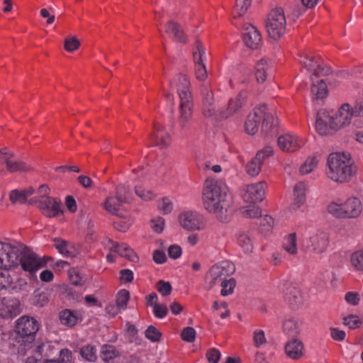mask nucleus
<instances>
[{"mask_svg":"<svg viewBox=\"0 0 363 363\" xmlns=\"http://www.w3.org/2000/svg\"><path fill=\"white\" fill-rule=\"evenodd\" d=\"M165 31L174 40L182 43H186V36L184 35L182 27L174 21H169L167 23Z\"/></svg>","mask_w":363,"mask_h":363,"instance_id":"obj_30","label":"nucleus"},{"mask_svg":"<svg viewBox=\"0 0 363 363\" xmlns=\"http://www.w3.org/2000/svg\"><path fill=\"white\" fill-rule=\"evenodd\" d=\"M306 185L303 182H299L294 186V199L292 204L294 210H297L306 201Z\"/></svg>","mask_w":363,"mask_h":363,"instance_id":"obj_31","label":"nucleus"},{"mask_svg":"<svg viewBox=\"0 0 363 363\" xmlns=\"http://www.w3.org/2000/svg\"><path fill=\"white\" fill-rule=\"evenodd\" d=\"M267 184L264 182L245 185L241 189V196L244 201L255 203L262 201L265 196Z\"/></svg>","mask_w":363,"mask_h":363,"instance_id":"obj_12","label":"nucleus"},{"mask_svg":"<svg viewBox=\"0 0 363 363\" xmlns=\"http://www.w3.org/2000/svg\"><path fill=\"white\" fill-rule=\"evenodd\" d=\"M285 299L291 307H294L301 303L300 291L294 286H289L285 293Z\"/></svg>","mask_w":363,"mask_h":363,"instance_id":"obj_35","label":"nucleus"},{"mask_svg":"<svg viewBox=\"0 0 363 363\" xmlns=\"http://www.w3.org/2000/svg\"><path fill=\"white\" fill-rule=\"evenodd\" d=\"M356 166L347 153L333 152L328 157L327 176L331 180L345 183L355 174Z\"/></svg>","mask_w":363,"mask_h":363,"instance_id":"obj_4","label":"nucleus"},{"mask_svg":"<svg viewBox=\"0 0 363 363\" xmlns=\"http://www.w3.org/2000/svg\"><path fill=\"white\" fill-rule=\"evenodd\" d=\"M9 199L12 203H25L26 201V194L23 191L13 190L11 191Z\"/></svg>","mask_w":363,"mask_h":363,"instance_id":"obj_56","label":"nucleus"},{"mask_svg":"<svg viewBox=\"0 0 363 363\" xmlns=\"http://www.w3.org/2000/svg\"><path fill=\"white\" fill-rule=\"evenodd\" d=\"M273 154L272 147L267 146L258 151L255 157L247 162L245 167L246 172L251 177L258 175L261 171L262 165L264 160Z\"/></svg>","mask_w":363,"mask_h":363,"instance_id":"obj_15","label":"nucleus"},{"mask_svg":"<svg viewBox=\"0 0 363 363\" xmlns=\"http://www.w3.org/2000/svg\"><path fill=\"white\" fill-rule=\"evenodd\" d=\"M13 157V154L8 150L3 160V162L6 164V169L10 173H14L17 172H28L31 170V167L26 164L25 162L14 160Z\"/></svg>","mask_w":363,"mask_h":363,"instance_id":"obj_24","label":"nucleus"},{"mask_svg":"<svg viewBox=\"0 0 363 363\" xmlns=\"http://www.w3.org/2000/svg\"><path fill=\"white\" fill-rule=\"evenodd\" d=\"M350 264L357 272H363V250H357L350 255Z\"/></svg>","mask_w":363,"mask_h":363,"instance_id":"obj_41","label":"nucleus"},{"mask_svg":"<svg viewBox=\"0 0 363 363\" xmlns=\"http://www.w3.org/2000/svg\"><path fill=\"white\" fill-rule=\"evenodd\" d=\"M170 85L177 89L179 98L177 123L182 131L185 133L189 130L193 118L194 99L191 83L187 76L178 74L171 81Z\"/></svg>","mask_w":363,"mask_h":363,"instance_id":"obj_2","label":"nucleus"},{"mask_svg":"<svg viewBox=\"0 0 363 363\" xmlns=\"http://www.w3.org/2000/svg\"><path fill=\"white\" fill-rule=\"evenodd\" d=\"M20 313L19 301L11 297L3 298L0 301V316L11 318Z\"/></svg>","mask_w":363,"mask_h":363,"instance_id":"obj_20","label":"nucleus"},{"mask_svg":"<svg viewBox=\"0 0 363 363\" xmlns=\"http://www.w3.org/2000/svg\"><path fill=\"white\" fill-rule=\"evenodd\" d=\"M118 356V352L116 347L110 345H104L101 350V358L103 361L108 362Z\"/></svg>","mask_w":363,"mask_h":363,"instance_id":"obj_40","label":"nucleus"},{"mask_svg":"<svg viewBox=\"0 0 363 363\" xmlns=\"http://www.w3.org/2000/svg\"><path fill=\"white\" fill-rule=\"evenodd\" d=\"M327 210L328 213L337 218H345L343 203L331 202L328 205Z\"/></svg>","mask_w":363,"mask_h":363,"instance_id":"obj_45","label":"nucleus"},{"mask_svg":"<svg viewBox=\"0 0 363 363\" xmlns=\"http://www.w3.org/2000/svg\"><path fill=\"white\" fill-rule=\"evenodd\" d=\"M343 324L350 329L354 330L361 326L362 321L357 315H350L343 318Z\"/></svg>","mask_w":363,"mask_h":363,"instance_id":"obj_49","label":"nucleus"},{"mask_svg":"<svg viewBox=\"0 0 363 363\" xmlns=\"http://www.w3.org/2000/svg\"><path fill=\"white\" fill-rule=\"evenodd\" d=\"M311 93L315 96L316 99H323L327 95V86L323 79L318 80L315 84L314 79L312 78Z\"/></svg>","mask_w":363,"mask_h":363,"instance_id":"obj_36","label":"nucleus"},{"mask_svg":"<svg viewBox=\"0 0 363 363\" xmlns=\"http://www.w3.org/2000/svg\"><path fill=\"white\" fill-rule=\"evenodd\" d=\"M238 243L246 253L252 251V242L250 236L245 233H240L238 236Z\"/></svg>","mask_w":363,"mask_h":363,"instance_id":"obj_43","label":"nucleus"},{"mask_svg":"<svg viewBox=\"0 0 363 363\" xmlns=\"http://www.w3.org/2000/svg\"><path fill=\"white\" fill-rule=\"evenodd\" d=\"M180 225L188 230H201L205 228L204 218L196 211H184L179 215Z\"/></svg>","mask_w":363,"mask_h":363,"instance_id":"obj_14","label":"nucleus"},{"mask_svg":"<svg viewBox=\"0 0 363 363\" xmlns=\"http://www.w3.org/2000/svg\"><path fill=\"white\" fill-rule=\"evenodd\" d=\"M353 116L354 113L348 104H342L335 113L320 110L317 113L316 130L320 135H328L330 130H337L349 125Z\"/></svg>","mask_w":363,"mask_h":363,"instance_id":"obj_3","label":"nucleus"},{"mask_svg":"<svg viewBox=\"0 0 363 363\" xmlns=\"http://www.w3.org/2000/svg\"><path fill=\"white\" fill-rule=\"evenodd\" d=\"M122 203H123L120 201L116 196H110L103 203V207L108 213L112 215H118L119 207Z\"/></svg>","mask_w":363,"mask_h":363,"instance_id":"obj_34","label":"nucleus"},{"mask_svg":"<svg viewBox=\"0 0 363 363\" xmlns=\"http://www.w3.org/2000/svg\"><path fill=\"white\" fill-rule=\"evenodd\" d=\"M242 38L245 44L251 49H257L262 42L260 33L251 24L244 26Z\"/></svg>","mask_w":363,"mask_h":363,"instance_id":"obj_22","label":"nucleus"},{"mask_svg":"<svg viewBox=\"0 0 363 363\" xmlns=\"http://www.w3.org/2000/svg\"><path fill=\"white\" fill-rule=\"evenodd\" d=\"M287 356L292 359H298L303 356L304 346L303 342L297 339H292L285 345Z\"/></svg>","mask_w":363,"mask_h":363,"instance_id":"obj_27","label":"nucleus"},{"mask_svg":"<svg viewBox=\"0 0 363 363\" xmlns=\"http://www.w3.org/2000/svg\"><path fill=\"white\" fill-rule=\"evenodd\" d=\"M206 357L209 363H218L220 353L217 349L211 348L207 351Z\"/></svg>","mask_w":363,"mask_h":363,"instance_id":"obj_64","label":"nucleus"},{"mask_svg":"<svg viewBox=\"0 0 363 363\" xmlns=\"http://www.w3.org/2000/svg\"><path fill=\"white\" fill-rule=\"evenodd\" d=\"M202 94L203 96L202 113L206 118L212 117L216 113L213 92L208 90L207 87H204L202 90Z\"/></svg>","mask_w":363,"mask_h":363,"instance_id":"obj_26","label":"nucleus"},{"mask_svg":"<svg viewBox=\"0 0 363 363\" xmlns=\"http://www.w3.org/2000/svg\"><path fill=\"white\" fill-rule=\"evenodd\" d=\"M299 62L315 77L327 76L331 73L330 67L325 65L319 56L303 55L300 56Z\"/></svg>","mask_w":363,"mask_h":363,"instance_id":"obj_9","label":"nucleus"},{"mask_svg":"<svg viewBox=\"0 0 363 363\" xmlns=\"http://www.w3.org/2000/svg\"><path fill=\"white\" fill-rule=\"evenodd\" d=\"M80 46V42L74 37L66 38L64 40V48L67 52H74Z\"/></svg>","mask_w":363,"mask_h":363,"instance_id":"obj_52","label":"nucleus"},{"mask_svg":"<svg viewBox=\"0 0 363 363\" xmlns=\"http://www.w3.org/2000/svg\"><path fill=\"white\" fill-rule=\"evenodd\" d=\"M38 207L42 213L48 218H55L63 213L61 201L54 197H43L36 199Z\"/></svg>","mask_w":363,"mask_h":363,"instance_id":"obj_13","label":"nucleus"},{"mask_svg":"<svg viewBox=\"0 0 363 363\" xmlns=\"http://www.w3.org/2000/svg\"><path fill=\"white\" fill-rule=\"evenodd\" d=\"M18 252V266L21 265L24 272H28L30 276L35 274L42 267L45 263L41 260L31 249L23 244L19 243Z\"/></svg>","mask_w":363,"mask_h":363,"instance_id":"obj_6","label":"nucleus"},{"mask_svg":"<svg viewBox=\"0 0 363 363\" xmlns=\"http://www.w3.org/2000/svg\"><path fill=\"white\" fill-rule=\"evenodd\" d=\"M286 17L282 8H275L269 13L265 26L269 35L273 39L281 37L286 31Z\"/></svg>","mask_w":363,"mask_h":363,"instance_id":"obj_7","label":"nucleus"},{"mask_svg":"<svg viewBox=\"0 0 363 363\" xmlns=\"http://www.w3.org/2000/svg\"><path fill=\"white\" fill-rule=\"evenodd\" d=\"M132 220L130 218H119L113 222L114 228L121 232H125L132 225Z\"/></svg>","mask_w":363,"mask_h":363,"instance_id":"obj_50","label":"nucleus"},{"mask_svg":"<svg viewBox=\"0 0 363 363\" xmlns=\"http://www.w3.org/2000/svg\"><path fill=\"white\" fill-rule=\"evenodd\" d=\"M328 245V234L324 232H320L309 238L307 241L306 247L315 253L321 254L325 251Z\"/></svg>","mask_w":363,"mask_h":363,"instance_id":"obj_21","label":"nucleus"},{"mask_svg":"<svg viewBox=\"0 0 363 363\" xmlns=\"http://www.w3.org/2000/svg\"><path fill=\"white\" fill-rule=\"evenodd\" d=\"M261 213V209L257 206H248L242 211V216L250 218H258Z\"/></svg>","mask_w":363,"mask_h":363,"instance_id":"obj_54","label":"nucleus"},{"mask_svg":"<svg viewBox=\"0 0 363 363\" xmlns=\"http://www.w3.org/2000/svg\"><path fill=\"white\" fill-rule=\"evenodd\" d=\"M69 277L71 283L74 286H81L83 284V279L80 276V274L78 270L76 269H72L69 272Z\"/></svg>","mask_w":363,"mask_h":363,"instance_id":"obj_60","label":"nucleus"},{"mask_svg":"<svg viewBox=\"0 0 363 363\" xmlns=\"http://www.w3.org/2000/svg\"><path fill=\"white\" fill-rule=\"evenodd\" d=\"M145 337L152 342H157L160 340L161 333L154 326H149L145 330Z\"/></svg>","mask_w":363,"mask_h":363,"instance_id":"obj_57","label":"nucleus"},{"mask_svg":"<svg viewBox=\"0 0 363 363\" xmlns=\"http://www.w3.org/2000/svg\"><path fill=\"white\" fill-rule=\"evenodd\" d=\"M343 209L345 218H357L362 213V203L358 199L352 197L343 203Z\"/></svg>","mask_w":363,"mask_h":363,"instance_id":"obj_25","label":"nucleus"},{"mask_svg":"<svg viewBox=\"0 0 363 363\" xmlns=\"http://www.w3.org/2000/svg\"><path fill=\"white\" fill-rule=\"evenodd\" d=\"M193 57L195 65V77L197 80L203 82L208 77L204 60L206 59V50L199 40H196L193 48Z\"/></svg>","mask_w":363,"mask_h":363,"instance_id":"obj_11","label":"nucleus"},{"mask_svg":"<svg viewBox=\"0 0 363 363\" xmlns=\"http://www.w3.org/2000/svg\"><path fill=\"white\" fill-rule=\"evenodd\" d=\"M158 208L164 214H167L172 211L173 206L170 199L165 197L159 203Z\"/></svg>","mask_w":363,"mask_h":363,"instance_id":"obj_61","label":"nucleus"},{"mask_svg":"<svg viewBox=\"0 0 363 363\" xmlns=\"http://www.w3.org/2000/svg\"><path fill=\"white\" fill-rule=\"evenodd\" d=\"M130 298L129 291L125 289L120 290L116 296V306L119 309H125Z\"/></svg>","mask_w":363,"mask_h":363,"instance_id":"obj_47","label":"nucleus"},{"mask_svg":"<svg viewBox=\"0 0 363 363\" xmlns=\"http://www.w3.org/2000/svg\"><path fill=\"white\" fill-rule=\"evenodd\" d=\"M254 344L257 347L266 342L264 333L262 330H257L254 332L253 335Z\"/></svg>","mask_w":363,"mask_h":363,"instance_id":"obj_63","label":"nucleus"},{"mask_svg":"<svg viewBox=\"0 0 363 363\" xmlns=\"http://www.w3.org/2000/svg\"><path fill=\"white\" fill-rule=\"evenodd\" d=\"M54 246L58 252L65 257H72L74 255V249L73 245L61 238L53 239Z\"/></svg>","mask_w":363,"mask_h":363,"instance_id":"obj_33","label":"nucleus"},{"mask_svg":"<svg viewBox=\"0 0 363 363\" xmlns=\"http://www.w3.org/2000/svg\"><path fill=\"white\" fill-rule=\"evenodd\" d=\"M202 203L204 209L215 215L219 220H228L231 200L226 186L220 182L211 178L206 180L202 191Z\"/></svg>","mask_w":363,"mask_h":363,"instance_id":"obj_1","label":"nucleus"},{"mask_svg":"<svg viewBox=\"0 0 363 363\" xmlns=\"http://www.w3.org/2000/svg\"><path fill=\"white\" fill-rule=\"evenodd\" d=\"M283 248L290 255H295L297 254L298 249L296 233H290L285 238Z\"/></svg>","mask_w":363,"mask_h":363,"instance_id":"obj_37","label":"nucleus"},{"mask_svg":"<svg viewBox=\"0 0 363 363\" xmlns=\"http://www.w3.org/2000/svg\"><path fill=\"white\" fill-rule=\"evenodd\" d=\"M301 322L293 317H289L283 322L284 333L288 336L296 337L301 332Z\"/></svg>","mask_w":363,"mask_h":363,"instance_id":"obj_29","label":"nucleus"},{"mask_svg":"<svg viewBox=\"0 0 363 363\" xmlns=\"http://www.w3.org/2000/svg\"><path fill=\"white\" fill-rule=\"evenodd\" d=\"M235 271L234 264L229 261H223L211 267L208 272V277L210 279V286L218 282H221L233 274Z\"/></svg>","mask_w":363,"mask_h":363,"instance_id":"obj_10","label":"nucleus"},{"mask_svg":"<svg viewBox=\"0 0 363 363\" xmlns=\"http://www.w3.org/2000/svg\"><path fill=\"white\" fill-rule=\"evenodd\" d=\"M262 123L261 133L264 137H270L278 131V121L273 115L267 111V107L264 104V116H262Z\"/></svg>","mask_w":363,"mask_h":363,"instance_id":"obj_23","label":"nucleus"},{"mask_svg":"<svg viewBox=\"0 0 363 363\" xmlns=\"http://www.w3.org/2000/svg\"><path fill=\"white\" fill-rule=\"evenodd\" d=\"M116 196L120 201L123 203H129L131 201V191L130 189L125 185H118L116 189Z\"/></svg>","mask_w":363,"mask_h":363,"instance_id":"obj_42","label":"nucleus"},{"mask_svg":"<svg viewBox=\"0 0 363 363\" xmlns=\"http://www.w3.org/2000/svg\"><path fill=\"white\" fill-rule=\"evenodd\" d=\"M38 330L39 324L32 317L22 316L17 320L15 340L19 345L18 349L19 354L24 355L26 350L32 347Z\"/></svg>","mask_w":363,"mask_h":363,"instance_id":"obj_5","label":"nucleus"},{"mask_svg":"<svg viewBox=\"0 0 363 363\" xmlns=\"http://www.w3.org/2000/svg\"><path fill=\"white\" fill-rule=\"evenodd\" d=\"M271 62L266 59L259 60L255 65V76L257 80L259 83H263L267 75V72L270 69Z\"/></svg>","mask_w":363,"mask_h":363,"instance_id":"obj_32","label":"nucleus"},{"mask_svg":"<svg viewBox=\"0 0 363 363\" xmlns=\"http://www.w3.org/2000/svg\"><path fill=\"white\" fill-rule=\"evenodd\" d=\"M318 160L316 157H309L304 164L300 167V172L302 174H306L311 172L318 165Z\"/></svg>","mask_w":363,"mask_h":363,"instance_id":"obj_46","label":"nucleus"},{"mask_svg":"<svg viewBox=\"0 0 363 363\" xmlns=\"http://www.w3.org/2000/svg\"><path fill=\"white\" fill-rule=\"evenodd\" d=\"M274 220L273 218L267 215H265L263 217H260L259 218V225H260V231L262 233H267L273 228Z\"/></svg>","mask_w":363,"mask_h":363,"instance_id":"obj_48","label":"nucleus"},{"mask_svg":"<svg viewBox=\"0 0 363 363\" xmlns=\"http://www.w3.org/2000/svg\"><path fill=\"white\" fill-rule=\"evenodd\" d=\"M150 140L152 145L164 148L171 143V137L162 125L154 123L153 131L150 135Z\"/></svg>","mask_w":363,"mask_h":363,"instance_id":"obj_18","label":"nucleus"},{"mask_svg":"<svg viewBox=\"0 0 363 363\" xmlns=\"http://www.w3.org/2000/svg\"><path fill=\"white\" fill-rule=\"evenodd\" d=\"M2 269L0 268V290L9 287L13 282L9 270Z\"/></svg>","mask_w":363,"mask_h":363,"instance_id":"obj_51","label":"nucleus"},{"mask_svg":"<svg viewBox=\"0 0 363 363\" xmlns=\"http://www.w3.org/2000/svg\"><path fill=\"white\" fill-rule=\"evenodd\" d=\"M304 144L303 138L292 133H286L279 137L277 145L285 152H294L300 149Z\"/></svg>","mask_w":363,"mask_h":363,"instance_id":"obj_16","label":"nucleus"},{"mask_svg":"<svg viewBox=\"0 0 363 363\" xmlns=\"http://www.w3.org/2000/svg\"><path fill=\"white\" fill-rule=\"evenodd\" d=\"M181 337L184 341L193 342L196 337V330L191 327H186L182 330Z\"/></svg>","mask_w":363,"mask_h":363,"instance_id":"obj_55","label":"nucleus"},{"mask_svg":"<svg viewBox=\"0 0 363 363\" xmlns=\"http://www.w3.org/2000/svg\"><path fill=\"white\" fill-rule=\"evenodd\" d=\"M248 92L246 90L241 91L235 99L229 100L225 108L220 111V116L223 118H228L238 113L245 104Z\"/></svg>","mask_w":363,"mask_h":363,"instance_id":"obj_17","label":"nucleus"},{"mask_svg":"<svg viewBox=\"0 0 363 363\" xmlns=\"http://www.w3.org/2000/svg\"><path fill=\"white\" fill-rule=\"evenodd\" d=\"M252 0H236L233 10V16L234 18H238L242 16L251 5Z\"/></svg>","mask_w":363,"mask_h":363,"instance_id":"obj_38","label":"nucleus"},{"mask_svg":"<svg viewBox=\"0 0 363 363\" xmlns=\"http://www.w3.org/2000/svg\"><path fill=\"white\" fill-rule=\"evenodd\" d=\"M264 116V104L255 108L252 112L249 113L245 123V131L249 135L255 134Z\"/></svg>","mask_w":363,"mask_h":363,"instance_id":"obj_19","label":"nucleus"},{"mask_svg":"<svg viewBox=\"0 0 363 363\" xmlns=\"http://www.w3.org/2000/svg\"><path fill=\"white\" fill-rule=\"evenodd\" d=\"M221 283V295L222 296H228L233 292V289L235 286V280L233 278L229 279H225Z\"/></svg>","mask_w":363,"mask_h":363,"instance_id":"obj_53","label":"nucleus"},{"mask_svg":"<svg viewBox=\"0 0 363 363\" xmlns=\"http://www.w3.org/2000/svg\"><path fill=\"white\" fill-rule=\"evenodd\" d=\"M112 246L111 250L116 253H118L120 256L126 258L127 259L131 262H137L138 259V256L134 252L132 248H130L125 243H118L113 241L110 240Z\"/></svg>","mask_w":363,"mask_h":363,"instance_id":"obj_28","label":"nucleus"},{"mask_svg":"<svg viewBox=\"0 0 363 363\" xmlns=\"http://www.w3.org/2000/svg\"><path fill=\"white\" fill-rule=\"evenodd\" d=\"M153 313L156 318H164L167 313L168 308L164 304H157L153 307Z\"/></svg>","mask_w":363,"mask_h":363,"instance_id":"obj_62","label":"nucleus"},{"mask_svg":"<svg viewBox=\"0 0 363 363\" xmlns=\"http://www.w3.org/2000/svg\"><path fill=\"white\" fill-rule=\"evenodd\" d=\"M81 356L86 360L93 362L96 359V349L94 346L88 345L80 350Z\"/></svg>","mask_w":363,"mask_h":363,"instance_id":"obj_44","label":"nucleus"},{"mask_svg":"<svg viewBox=\"0 0 363 363\" xmlns=\"http://www.w3.org/2000/svg\"><path fill=\"white\" fill-rule=\"evenodd\" d=\"M157 289L159 293L165 296L171 294L172 286L169 282L160 280L157 283Z\"/></svg>","mask_w":363,"mask_h":363,"instance_id":"obj_59","label":"nucleus"},{"mask_svg":"<svg viewBox=\"0 0 363 363\" xmlns=\"http://www.w3.org/2000/svg\"><path fill=\"white\" fill-rule=\"evenodd\" d=\"M135 194L140 198L145 201L151 200L154 198L155 195L152 191L146 190L143 186H135Z\"/></svg>","mask_w":363,"mask_h":363,"instance_id":"obj_58","label":"nucleus"},{"mask_svg":"<svg viewBox=\"0 0 363 363\" xmlns=\"http://www.w3.org/2000/svg\"><path fill=\"white\" fill-rule=\"evenodd\" d=\"M60 320L62 324L72 327L77 323L78 317L72 311L66 309L60 313Z\"/></svg>","mask_w":363,"mask_h":363,"instance_id":"obj_39","label":"nucleus"},{"mask_svg":"<svg viewBox=\"0 0 363 363\" xmlns=\"http://www.w3.org/2000/svg\"><path fill=\"white\" fill-rule=\"evenodd\" d=\"M19 242H0V268L9 270L18 267Z\"/></svg>","mask_w":363,"mask_h":363,"instance_id":"obj_8","label":"nucleus"}]
</instances>
